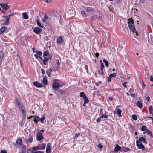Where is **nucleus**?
I'll use <instances>...</instances> for the list:
<instances>
[{
  "label": "nucleus",
  "mask_w": 153,
  "mask_h": 153,
  "mask_svg": "<svg viewBox=\"0 0 153 153\" xmlns=\"http://www.w3.org/2000/svg\"><path fill=\"white\" fill-rule=\"evenodd\" d=\"M128 26L130 30L132 31L133 33H135L136 36H138V33L136 31L135 27L134 25V21L132 18L129 19H128Z\"/></svg>",
  "instance_id": "nucleus-1"
},
{
  "label": "nucleus",
  "mask_w": 153,
  "mask_h": 153,
  "mask_svg": "<svg viewBox=\"0 0 153 153\" xmlns=\"http://www.w3.org/2000/svg\"><path fill=\"white\" fill-rule=\"evenodd\" d=\"M15 104L19 108H22L23 106H24L22 101L18 98H17L15 99Z\"/></svg>",
  "instance_id": "nucleus-2"
},
{
  "label": "nucleus",
  "mask_w": 153,
  "mask_h": 153,
  "mask_svg": "<svg viewBox=\"0 0 153 153\" xmlns=\"http://www.w3.org/2000/svg\"><path fill=\"white\" fill-rule=\"evenodd\" d=\"M16 149H20L22 151H24L26 149V147L23 144H16L15 145Z\"/></svg>",
  "instance_id": "nucleus-3"
},
{
  "label": "nucleus",
  "mask_w": 153,
  "mask_h": 153,
  "mask_svg": "<svg viewBox=\"0 0 153 153\" xmlns=\"http://www.w3.org/2000/svg\"><path fill=\"white\" fill-rule=\"evenodd\" d=\"M46 145L45 144H39V145L36 147H33V149L36 150L38 149H45Z\"/></svg>",
  "instance_id": "nucleus-4"
},
{
  "label": "nucleus",
  "mask_w": 153,
  "mask_h": 153,
  "mask_svg": "<svg viewBox=\"0 0 153 153\" xmlns=\"http://www.w3.org/2000/svg\"><path fill=\"white\" fill-rule=\"evenodd\" d=\"M80 96L81 97H82L84 99V104H86L88 102L89 100L88 98L87 97L86 94H84L83 92H80Z\"/></svg>",
  "instance_id": "nucleus-5"
},
{
  "label": "nucleus",
  "mask_w": 153,
  "mask_h": 153,
  "mask_svg": "<svg viewBox=\"0 0 153 153\" xmlns=\"http://www.w3.org/2000/svg\"><path fill=\"white\" fill-rule=\"evenodd\" d=\"M53 88L55 90H58L59 88V84L58 82H54L52 84Z\"/></svg>",
  "instance_id": "nucleus-6"
},
{
  "label": "nucleus",
  "mask_w": 153,
  "mask_h": 153,
  "mask_svg": "<svg viewBox=\"0 0 153 153\" xmlns=\"http://www.w3.org/2000/svg\"><path fill=\"white\" fill-rule=\"evenodd\" d=\"M44 138L41 131H39L37 134V139L38 141H39L42 140Z\"/></svg>",
  "instance_id": "nucleus-7"
},
{
  "label": "nucleus",
  "mask_w": 153,
  "mask_h": 153,
  "mask_svg": "<svg viewBox=\"0 0 153 153\" xmlns=\"http://www.w3.org/2000/svg\"><path fill=\"white\" fill-rule=\"evenodd\" d=\"M141 142H143L145 143H146V139L143 137H141L139 138L138 140H137L136 143H142Z\"/></svg>",
  "instance_id": "nucleus-8"
},
{
  "label": "nucleus",
  "mask_w": 153,
  "mask_h": 153,
  "mask_svg": "<svg viewBox=\"0 0 153 153\" xmlns=\"http://www.w3.org/2000/svg\"><path fill=\"white\" fill-rule=\"evenodd\" d=\"M63 39L62 37L60 36L57 39V42L59 45H61L63 42Z\"/></svg>",
  "instance_id": "nucleus-9"
},
{
  "label": "nucleus",
  "mask_w": 153,
  "mask_h": 153,
  "mask_svg": "<svg viewBox=\"0 0 153 153\" xmlns=\"http://www.w3.org/2000/svg\"><path fill=\"white\" fill-rule=\"evenodd\" d=\"M42 30V29H40L37 27H35L33 29V32L37 34H38Z\"/></svg>",
  "instance_id": "nucleus-10"
},
{
  "label": "nucleus",
  "mask_w": 153,
  "mask_h": 153,
  "mask_svg": "<svg viewBox=\"0 0 153 153\" xmlns=\"http://www.w3.org/2000/svg\"><path fill=\"white\" fill-rule=\"evenodd\" d=\"M49 16L46 15H45L44 16L43 18L42 19V21L45 23L47 24L48 23L47 19H49Z\"/></svg>",
  "instance_id": "nucleus-11"
},
{
  "label": "nucleus",
  "mask_w": 153,
  "mask_h": 153,
  "mask_svg": "<svg viewBox=\"0 0 153 153\" xmlns=\"http://www.w3.org/2000/svg\"><path fill=\"white\" fill-rule=\"evenodd\" d=\"M34 85L38 88H41L42 87V85L37 81L34 82H33Z\"/></svg>",
  "instance_id": "nucleus-12"
},
{
  "label": "nucleus",
  "mask_w": 153,
  "mask_h": 153,
  "mask_svg": "<svg viewBox=\"0 0 153 153\" xmlns=\"http://www.w3.org/2000/svg\"><path fill=\"white\" fill-rule=\"evenodd\" d=\"M0 5L2 8L4 10H7L9 8L8 6L5 4L1 3Z\"/></svg>",
  "instance_id": "nucleus-13"
},
{
  "label": "nucleus",
  "mask_w": 153,
  "mask_h": 153,
  "mask_svg": "<svg viewBox=\"0 0 153 153\" xmlns=\"http://www.w3.org/2000/svg\"><path fill=\"white\" fill-rule=\"evenodd\" d=\"M7 30V28L3 26L0 29V34L6 31Z\"/></svg>",
  "instance_id": "nucleus-14"
},
{
  "label": "nucleus",
  "mask_w": 153,
  "mask_h": 153,
  "mask_svg": "<svg viewBox=\"0 0 153 153\" xmlns=\"http://www.w3.org/2000/svg\"><path fill=\"white\" fill-rule=\"evenodd\" d=\"M137 146L139 149H140L143 150L145 149V147L143 144H137Z\"/></svg>",
  "instance_id": "nucleus-15"
},
{
  "label": "nucleus",
  "mask_w": 153,
  "mask_h": 153,
  "mask_svg": "<svg viewBox=\"0 0 153 153\" xmlns=\"http://www.w3.org/2000/svg\"><path fill=\"white\" fill-rule=\"evenodd\" d=\"M20 109H21L22 111V114L23 115L25 116L26 115V113L25 111V108L24 107V106H23V107L22 108H19Z\"/></svg>",
  "instance_id": "nucleus-16"
},
{
  "label": "nucleus",
  "mask_w": 153,
  "mask_h": 153,
  "mask_svg": "<svg viewBox=\"0 0 153 153\" xmlns=\"http://www.w3.org/2000/svg\"><path fill=\"white\" fill-rule=\"evenodd\" d=\"M121 149V147L119 146L118 145V144H117L116 146L115 147L114 151L115 152H118Z\"/></svg>",
  "instance_id": "nucleus-17"
},
{
  "label": "nucleus",
  "mask_w": 153,
  "mask_h": 153,
  "mask_svg": "<svg viewBox=\"0 0 153 153\" xmlns=\"http://www.w3.org/2000/svg\"><path fill=\"white\" fill-rule=\"evenodd\" d=\"M51 152L50 146L48 145V144L46 148V153H51Z\"/></svg>",
  "instance_id": "nucleus-18"
},
{
  "label": "nucleus",
  "mask_w": 153,
  "mask_h": 153,
  "mask_svg": "<svg viewBox=\"0 0 153 153\" xmlns=\"http://www.w3.org/2000/svg\"><path fill=\"white\" fill-rule=\"evenodd\" d=\"M33 117L34 118V119L33 120V121H35L36 123H37L39 119V118L38 116L35 115L33 116Z\"/></svg>",
  "instance_id": "nucleus-19"
},
{
  "label": "nucleus",
  "mask_w": 153,
  "mask_h": 153,
  "mask_svg": "<svg viewBox=\"0 0 153 153\" xmlns=\"http://www.w3.org/2000/svg\"><path fill=\"white\" fill-rule=\"evenodd\" d=\"M149 111L150 114H151L153 116V109L152 106L150 105L149 107Z\"/></svg>",
  "instance_id": "nucleus-20"
},
{
  "label": "nucleus",
  "mask_w": 153,
  "mask_h": 153,
  "mask_svg": "<svg viewBox=\"0 0 153 153\" xmlns=\"http://www.w3.org/2000/svg\"><path fill=\"white\" fill-rule=\"evenodd\" d=\"M136 105L141 108H142V104L139 101H138L136 102Z\"/></svg>",
  "instance_id": "nucleus-21"
},
{
  "label": "nucleus",
  "mask_w": 153,
  "mask_h": 153,
  "mask_svg": "<svg viewBox=\"0 0 153 153\" xmlns=\"http://www.w3.org/2000/svg\"><path fill=\"white\" fill-rule=\"evenodd\" d=\"M118 107V106H117L116 107V109L117 110V112L118 114L119 117H121L122 116V115L121 114L122 112V111L119 109H117V108Z\"/></svg>",
  "instance_id": "nucleus-22"
},
{
  "label": "nucleus",
  "mask_w": 153,
  "mask_h": 153,
  "mask_svg": "<svg viewBox=\"0 0 153 153\" xmlns=\"http://www.w3.org/2000/svg\"><path fill=\"white\" fill-rule=\"evenodd\" d=\"M42 83L43 84L46 85L47 84V80L46 77H44Z\"/></svg>",
  "instance_id": "nucleus-23"
},
{
  "label": "nucleus",
  "mask_w": 153,
  "mask_h": 153,
  "mask_svg": "<svg viewBox=\"0 0 153 153\" xmlns=\"http://www.w3.org/2000/svg\"><path fill=\"white\" fill-rule=\"evenodd\" d=\"M85 10L87 12H89L92 11L93 9L92 8L89 7H86L85 9Z\"/></svg>",
  "instance_id": "nucleus-24"
},
{
  "label": "nucleus",
  "mask_w": 153,
  "mask_h": 153,
  "mask_svg": "<svg viewBox=\"0 0 153 153\" xmlns=\"http://www.w3.org/2000/svg\"><path fill=\"white\" fill-rule=\"evenodd\" d=\"M51 71L52 69L51 68H50L49 69L46 71V74L49 77L50 76V75L51 72Z\"/></svg>",
  "instance_id": "nucleus-25"
},
{
  "label": "nucleus",
  "mask_w": 153,
  "mask_h": 153,
  "mask_svg": "<svg viewBox=\"0 0 153 153\" xmlns=\"http://www.w3.org/2000/svg\"><path fill=\"white\" fill-rule=\"evenodd\" d=\"M49 60V58L48 57H46L44 59H43V64L45 65H47V62Z\"/></svg>",
  "instance_id": "nucleus-26"
},
{
  "label": "nucleus",
  "mask_w": 153,
  "mask_h": 153,
  "mask_svg": "<svg viewBox=\"0 0 153 153\" xmlns=\"http://www.w3.org/2000/svg\"><path fill=\"white\" fill-rule=\"evenodd\" d=\"M22 14L23 15L24 19H28V16L26 13L25 12L23 13H22Z\"/></svg>",
  "instance_id": "nucleus-27"
},
{
  "label": "nucleus",
  "mask_w": 153,
  "mask_h": 153,
  "mask_svg": "<svg viewBox=\"0 0 153 153\" xmlns=\"http://www.w3.org/2000/svg\"><path fill=\"white\" fill-rule=\"evenodd\" d=\"M45 119V117L44 116H43L41 118H39V120L42 123H43L44 122V120Z\"/></svg>",
  "instance_id": "nucleus-28"
},
{
  "label": "nucleus",
  "mask_w": 153,
  "mask_h": 153,
  "mask_svg": "<svg viewBox=\"0 0 153 153\" xmlns=\"http://www.w3.org/2000/svg\"><path fill=\"white\" fill-rule=\"evenodd\" d=\"M98 74L100 76H103V70L100 69L98 71Z\"/></svg>",
  "instance_id": "nucleus-29"
},
{
  "label": "nucleus",
  "mask_w": 153,
  "mask_h": 153,
  "mask_svg": "<svg viewBox=\"0 0 153 153\" xmlns=\"http://www.w3.org/2000/svg\"><path fill=\"white\" fill-rule=\"evenodd\" d=\"M146 133H147L148 134H149L150 137H152V132L150 131L147 129L146 131Z\"/></svg>",
  "instance_id": "nucleus-30"
},
{
  "label": "nucleus",
  "mask_w": 153,
  "mask_h": 153,
  "mask_svg": "<svg viewBox=\"0 0 153 153\" xmlns=\"http://www.w3.org/2000/svg\"><path fill=\"white\" fill-rule=\"evenodd\" d=\"M4 56V54L3 52L0 51V58L1 59H2Z\"/></svg>",
  "instance_id": "nucleus-31"
},
{
  "label": "nucleus",
  "mask_w": 153,
  "mask_h": 153,
  "mask_svg": "<svg viewBox=\"0 0 153 153\" xmlns=\"http://www.w3.org/2000/svg\"><path fill=\"white\" fill-rule=\"evenodd\" d=\"M37 22V25L41 28H43V26L40 23V22L38 20H36Z\"/></svg>",
  "instance_id": "nucleus-32"
},
{
  "label": "nucleus",
  "mask_w": 153,
  "mask_h": 153,
  "mask_svg": "<svg viewBox=\"0 0 153 153\" xmlns=\"http://www.w3.org/2000/svg\"><path fill=\"white\" fill-rule=\"evenodd\" d=\"M22 142V140L21 138H19L17 140L16 143H21Z\"/></svg>",
  "instance_id": "nucleus-33"
},
{
  "label": "nucleus",
  "mask_w": 153,
  "mask_h": 153,
  "mask_svg": "<svg viewBox=\"0 0 153 153\" xmlns=\"http://www.w3.org/2000/svg\"><path fill=\"white\" fill-rule=\"evenodd\" d=\"M59 60H58L57 61L56 64L55 65V67L57 69H59Z\"/></svg>",
  "instance_id": "nucleus-34"
},
{
  "label": "nucleus",
  "mask_w": 153,
  "mask_h": 153,
  "mask_svg": "<svg viewBox=\"0 0 153 153\" xmlns=\"http://www.w3.org/2000/svg\"><path fill=\"white\" fill-rule=\"evenodd\" d=\"M100 63L101 64V69H102V70H103L104 67V65L103 63L102 62V61L101 60H100Z\"/></svg>",
  "instance_id": "nucleus-35"
},
{
  "label": "nucleus",
  "mask_w": 153,
  "mask_h": 153,
  "mask_svg": "<svg viewBox=\"0 0 153 153\" xmlns=\"http://www.w3.org/2000/svg\"><path fill=\"white\" fill-rule=\"evenodd\" d=\"M33 138L32 137H30L27 140V143H31L32 142Z\"/></svg>",
  "instance_id": "nucleus-36"
},
{
  "label": "nucleus",
  "mask_w": 153,
  "mask_h": 153,
  "mask_svg": "<svg viewBox=\"0 0 153 153\" xmlns=\"http://www.w3.org/2000/svg\"><path fill=\"white\" fill-rule=\"evenodd\" d=\"M116 75V73H113L110 74L109 76L110 77V78H111L115 76Z\"/></svg>",
  "instance_id": "nucleus-37"
},
{
  "label": "nucleus",
  "mask_w": 153,
  "mask_h": 153,
  "mask_svg": "<svg viewBox=\"0 0 153 153\" xmlns=\"http://www.w3.org/2000/svg\"><path fill=\"white\" fill-rule=\"evenodd\" d=\"M108 117V116L105 114H102L101 116V117H102V118H106Z\"/></svg>",
  "instance_id": "nucleus-38"
},
{
  "label": "nucleus",
  "mask_w": 153,
  "mask_h": 153,
  "mask_svg": "<svg viewBox=\"0 0 153 153\" xmlns=\"http://www.w3.org/2000/svg\"><path fill=\"white\" fill-rule=\"evenodd\" d=\"M130 149L129 148H123V151L126 152H127L129 151H130Z\"/></svg>",
  "instance_id": "nucleus-39"
},
{
  "label": "nucleus",
  "mask_w": 153,
  "mask_h": 153,
  "mask_svg": "<svg viewBox=\"0 0 153 153\" xmlns=\"http://www.w3.org/2000/svg\"><path fill=\"white\" fill-rule=\"evenodd\" d=\"M36 53L37 54V55L40 56H42V52L39 51H36Z\"/></svg>",
  "instance_id": "nucleus-40"
},
{
  "label": "nucleus",
  "mask_w": 153,
  "mask_h": 153,
  "mask_svg": "<svg viewBox=\"0 0 153 153\" xmlns=\"http://www.w3.org/2000/svg\"><path fill=\"white\" fill-rule=\"evenodd\" d=\"M103 62L105 63V66H106V67H107L108 66V65H109L108 62L107 61H106L105 59H103Z\"/></svg>",
  "instance_id": "nucleus-41"
},
{
  "label": "nucleus",
  "mask_w": 153,
  "mask_h": 153,
  "mask_svg": "<svg viewBox=\"0 0 153 153\" xmlns=\"http://www.w3.org/2000/svg\"><path fill=\"white\" fill-rule=\"evenodd\" d=\"M132 118L133 120H136L137 119V117L136 115L133 114L132 115Z\"/></svg>",
  "instance_id": "nucleus-42"
},
{
  "label": "nucleus",
  "mask_w": 153,
  "mask_h": 153,
  "mask_svg": "<svg viewBox=\"0 0 153 153\" xmlns=\"http://www.w3.org/2000/svg\"><path fill=\"white\" fill-rule=\"evenodd\" d=\"M49 53V52L48 51H46L45 52H44L43 53V56H47L48 53Z\"/></svg>",
  "instance_id": "nucleus-43"
},
{
  "label": "nucleus",
  "mask_w": 153,
  "mask_h": 153,
  "mask_svg": "<svg viewBox=\"0 0 153 153\" xmlns=\"http://www.w3.org/2000/svg\"><path fill=\"white\" fill-rule=\"evenodd\" d=\"M102 117H101V116L98 119H97L96 120V121L97 123H99L101 121V119Z\"/></svg>",
  "instance_id": "nucleus-44"
},
{
  "label": "nucleus",
  "mask_w": 153,
  "mask_h": 153,
  "mask_svg": "<svg viewBox=\"0 0 153 153\" xmlns=\"http://www.w3.org/2000/svg\"><path fill=\"white\" fill-rule=\"evenodd\" d=\"M146 127L144 126H142L141 127V130L143 131H146Z\"/></svg>",
  "instance_id": "nucleus-45"
},
{
  "label": "nucleus",
  "mask_w": 153,
  "mask_h": 153,
  "mask_svg": "<svg viewBox=\"0 0 153 153\" xmlns=\"http://www.w3.org/2000/svg\"><path fill=\"white\" fill-rule=\"evenodd\" d=\"M85 11H82L81 12V14H82V15L84 17H86V16L85 15Z\"/></svg>",
  "instance_id": "nucleus-46"
},
{
  "label": "nucleus",
  "mask_w": 153,
  "mask_h": 153,
  "mask_svg": "<svg viewBox=\"0 0 153 153\" xmlns=\"http://www.w3.org/2000/svg\"><path fill=\"white\" fill-rule=\"evenodd\" d=\"M139 2L141 3H144L146 2V0H139Z\"/></svg>",
  "instance_id": "nucleus-47"
},
{
  "label": "nucleus",
  "mask_w": 153,
  "mask_h": 153,
  "mask_svg": "<svg viewBox=\"0 0 153 153\" xmlns=\"http://www.w3.org/2000/svg\"><path fill=\"white\" fill-rule=\"evenodd\" d=\"M9 21L6 20L4 22V25H7L9 24Z\"/></svg>",
  "instance_id": "nucleus-48"
},
{
  "label": "nucleus",
  "mask_w": 153,
  "mask_h": 153,
  "mask_svg": "<svg viewBox=\"0 0 153 153\" xmlns=\"http://www.w3.org/2000/svg\"><path fill=\"white\" fill-rule=\"evenodd\" d=\"M80 134L79 133H78L74 137V139H76L79 135Z\"/></svg>",
  "instance_id": "nucleus-49"
},
{
  "label": "nucleus",
  "mask_w": 153,
  "mask_h": 153,
  "mask_svg": "<svg viewBox=\"0 0 153 153\" xmlns=\"http://www.w3.org/2000/svg\"><path fill=\"white\" fill-rule=\"evenodd\" d=\"M98 147L99 148H102L103 147V146L101 144H98Z\"/></svg>",
  "instance_id": "nucleus-50"
},
{
  "label": "nucleus",
  "mask_w": 153,
  "mask_h": 153,
  "mask_svg": "<svg viewBox=\"0 0 153 153\" xmlns=\"http://www.w3.org/2000/svg\"><path fill=\"white\" fill-rule=\"evenodd\" d=\"M126 84H127V82H125V83H123V86L125 88H127V86L126 85Z\"/></svg>",
  "instance_id": "nucleus-51"
},
{
  "label": "nucleus",
  "mask_w": 153,
  "mask_h": 153,
  "mask_svg": "<svg viewBox=\"0 0 153 153\" xmlns=\"http://www.w3.org/2000/svg\"><path fill=\"white\" fill-rule=\"evenodd\" d=\"M41 72L42 74H44L45 73V71L43 69H41Z\"/></svg>",
  "instance_id": "nucleus-52"
},
{
  "label": "nucleus",
  "mask_w": 153,
  "mask_h": 153,
  "mask_svg": "<svg viewBox=\"0 0 153 153\" xmlns=\"http://www.w3.org/2000/svg\"><path fill=\"white\" fill-rule=\"evenodd\" d=\"M1 153H7V152L5 150H2L1 152Z\"/></svg>",
  "instance_id": "nucleus-53"
},
{
  "label": "nucleus",
  "mask_w": 153,
  "mask_h": 153,
  "mask_svg": "<svg viewBox=\"0 0 153 153\" xmlns=\"http://www.w3.org/2000/svg\"><path fill=\"white\" fill-rule=\"evenodd\" d=\"M150 80L151 81H153V78L152 77V76H151L150 77Z\"/></svg>",
  "instance_id": "nucleus-54"
},
{
  "label": "nucleus",
  "mask_w": 153,
  "mask_h": 153,
  "mask_svg": "<svg viewBox=\"0 0 153 153\" xmlns=\"http://www.w3.org/2000/svg\"><path fill=\"white\" fill-rule=\"evenodd\" d=\"M129 92H130V93L131 92H134V89H132L131 88L129 91Z\"/></svg>",
  "instance_id": "nucleus-55"
},
{
  "label": "nucleus",
  "mask_w": 153,
  "mask_h": 153,
  "mask_svg": "<svg viewBox=\"0 0 153 153\" xmlns=\"http://www.w3.org/2000/svg\"><path fill=\"white\" fill-rule=\"evenodd\" d=\"M44 152H41L40 151H38L37 152H34L33 153H44Z\"/></svg>",
  "instance_id": "nucleus-56"
},
{
  "label": "nucleus",
  "mask_w": 153,
  "mask_h": 153,
  "mask_svg": "<svg viewBox=\"0 0 153 153\" xmlns=\"http://www.w3.org/2000/svg\"><path fill=\"white\" fill-rule=\"evenodd\" d=\"M10 19V17L9 16H7L6 20L9 21V20Z\"/></svg>",
  "instance_id": "nucleus-57"
},
{
  "label": "nucleus",
  "mask_w": 153,
  "mask_h": 153,
  "mask_svg": "<svg viewBox=\"0 0 153 153\" xmlns=\"http://www.w3.org/2000/svg\"><path fill=\"white\" fill-rule=\"evenodd\" d=\"M99 54L98 53H95V56L97 58H98V57Z\"/></svg>",
  "instance_id": "nucleus-58"
},
{
  "label": "nucleus",
  "mask_w": 153,
  "mask_h": 153,
  "mask_svg": "<svg viewBox=\"0 0 153 153\" xmlns=\"http://www.w3.org/2000/svg\"><path fill=\"white\" fill-rule=\"evenodd\" d=\"M34 56L35 57L36 59H38L39 57L38 55L37 54H34Z\"/></svg>",
  "instance_id": "nucleus-59"
},
{
  "label": "nucleus",
  "mask_w": 153,
  "mask_h": 153,
  "mask_svg": "<svg viewBox=\"0 0 153 153\" xmlns=\"http://www.w3.org/2000/svg\"><path fill=\"white\" fill-rule=\"evenodd\" d=\"M131 96L133 98L135 97V96L134 94H132L131 95Z\"/></svg>",
  "instance_id": "nucleus-60"
},
{
  "label": "nucleus",
  "mask_w": 153,
  "mask_h": 153,
  "mask_svg": "<svg viewBox=\"0 0 153 153\" xmlns=\"http://www.w3.org/2000/svg\"><path fill=\"white\" fill-rule=\"evenodd\" d=\"M150 97H147L146 98V100H147V101H149V100H150Z\"/></svg>",
  "instance_id": "nucleus-61"
},
{
  "label": "nucleus",
  "mask_w": 153,
  "mask_h": 153,
  "mask_svg": "<svg viewBox=\"0 0 153 153\" xmlns=\"http://www.w3.org/2000/svg\"><path fill=\"white\" fill-rule=\"evenodd\" d=\"M14 15V14L11 13V14L9 15V16H9L10 17L11 16H13Z\"/></svg>",
  "instance_id": "nucleus-62"
},
{
  "label": "nucleus",
  "mask_w": 153,
  "mask_h": 153,
  "mask_svg": "<svg viewBox=\"0 0 153 153\" xmlns=\"http://www.w3.org/2000/svg\"><path fill=\"white\" fill-rule=\"evenodd\" d=\"M111 78H110V77L109 76V77H108V81L109 82H110V81H111Z\"/></svg>",
  "instance_id": "nucleus-63"
},
{
  "label": "nucleus",
  "mask_w": 153,
  "mask_h": 153,
  "mask_svg": "<svg viewBox=\"0 0 153 153\" xmlns=\"http://www.w3.org/2000/svg\"><path fill=\"white\" fill-rule=\"evenodd\" d=\"M33 51V52L34 53L35 52V49L34 48H32Z\"/></svg>",
  "instance_id": "nucleus-64"
}]
</instances>
